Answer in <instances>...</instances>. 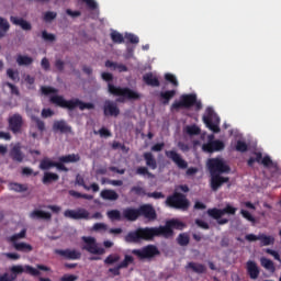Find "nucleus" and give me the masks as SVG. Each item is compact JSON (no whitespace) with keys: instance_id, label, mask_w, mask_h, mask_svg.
Segmentation results:
<instances>
[{"instance_id":"51","label":"nucleus","mask_w":281,"mask_h":281,"mask_svg":"<svg viewBox=\"0 0 281 281\" xmlns=\"http://www.w3.org/2000/svg\"><path fill=\"white\" fill-rule=\"evenodd\" d=\"M115 262H120V255H109L104 259L105 265H115Z\"/></svg>"},{"instance_id":"23","label":"nucleus","mask_w":281,"mask_h":281,"mask_svg":"<svg viewBox=\"0 0 281 281\" xmlns=\"http://www.w3.org/2000/svg\"><path fill=\"white\" fill-rule=\"evenodd\" d=\"M10 21L13 25H19L22 30H24V32H30L32 30V23L27 22L23 18L11 15Z\"/></svg>"},{"instance_id":"39","label":"nucleus","mask_w":281,"mask_h":281,"mask_svg":"<svg viewBox=\"0 0 281 281\" xmlns=\"http://www.w3.org/2000/svg\"><path fill=\"white\" fill-rule=\"evenodd\" d=\"M177 243L180 247H188L190 245V235L188 233H181L177 237Z\"/></svg>"},{"instance_id":"25","label":"nucleus","mask_w":281,"mask_h":281,"mask_svg":"<svg viewBox=\"0 0 281 281\" xmlns=\"http://www.w3.org/2000/svg\"><path fill=\"white\" fill-rule=\"evenodd\" d=\"M76 186H81V188H83V190H92V192H100V186L95 182H93L90 187L87 186L85 183V178H82V176L77 175L76 177V181H75Z\"/></svg>"},{"instance_id":"61","label":"nucleus","mask_w":281,"mask_h":281,"mask_svg":"<svg viewBox=\"0 0 281 281\" xmlns=\"http://www.w3.org/2000/svg\"><path fill=\"white\" fill-rule=\"evenodd\" d=\"M57 14L54 11H48L44 14V21H46L47 23L54 21V19H56Z\"/></svg>"},{"instance_id":"62","label":"nucleus","mask_w":281,"mask_h":281,"mask_svg":"<svg viewBox=\"0 0 281 281\" xmlns=\"http://www.w3.org/2000/svg\"><path fill=\"white\" fill-rule=\"evenodd\" d=\"M81 1L88 5L89 10H98V2H95V0H81Z\"/></svg>"},{"instance_id":"18","label":"nucleus","mask_w":281,"mask_h":281,"mask_svg":"<svg viewBox=\"0 0 281 281\" xmlns=\"http://www.w3.org/2000/svg\"><path fill=\"white\" fill-rule=\"evenodd\" d=\"M139 216H144L149 222L157 221V211L150 204H143L138 207Z\"/></svg>"},{"instance_id":"28","label":"nucleus","mask_w":281,"mask_h":281,"mask_svg":"<svg viewBox=\"0 0 281 281\" xmlns=\"http://www.w3.org/2000/svg\"><path fill=\"white\" fill-rule=\"evenodd\" d=\"M100 196L104 201H117V199H120V194H117V192H115L113 189L102 190Z\"/></svg>"},{"instance_id":"3","label":"nucleus","mask_w":281,"mask_h":281,"mask_svg":"<svg viewBox=\"0 0 281 281\" xmlns=\"http://www.w3.org/2000/svg\"><path fill=\"white\" fill-rule=\"evenodd\" d=\"M49 102L56 106H60V109H68V111H74V109H77V106L80 111H85L86 109L91 111L95 109V104L93 103H87L80 99L65 100L64 95L58 94L52 95L49 98Z\"/></svg>"},{"instance_id":"26","label":"nucleus","mask_w":281,"mask_h":281,"mask_svg":"<svg viewBox=\"0 0 281 281\" xmlns=\"http://www.w3.org/2000/svg\"><path fill=\"white\" fill-rule=\"evenodd\" d=\"M143 82L147 85V87H160L161 82H159V78L155 77L153 72H147L143 76Z\"/></svg>"},{"instance_id":"2","label":"nucleus","mask_w":281,"mask_h":281,"mask_svg":"<svg viewBox=\"0 0 281 281\" xmlns=\"http://www.w3.org/2000/svg\"><path fill=\"white\" fill-rule=\"evenodd\" d=\"M101 78L108 82V92L117 98L116 102L124 103L126 100H139L142 98V94L128 87H120L111 83L113 82V74L111 72H102Z\"/></svg>"},{"instance_id":"5","label":"nucleus","mask_w":281,"mask_h":281,"mask_svg":"<svg viewBox=\"0 0 281 281\" xmlns=\"http://www.w3.org/2000/svg\"><path fill=\"white\" fill-rule=\"evenodd\" d=\"M143 159L145 160L147 167L136 168L135 175H138L139 177H147V179H155V173L149 171L157 170V159L155 158V155H153L150 151H146L143 154Z\"/></svg>"},{"instance_id":"48","label":"nucleus","mask_w":281,"mask_h":281,"mask_svg":"<svg viewBox=\"0 0 281 281\" xmlns=\"http://www.w3.org/2000/svg\"><path fill=\"white\" fill-rule=\"evenodd\" d=\"M235 149L237 153H247V150H249V146L244 140H237Z\"/></svg>"},{"instance_id":"54","label":"nucleus","mask_w":281,"mask_h":281,"mask_svg":"<svg viewBox=\"0 0 281 281\" xmlns=\"http://www.w3.org/2000/svg\"><path fill=\"white\" fill-rule=\"evenodd\" d=\"M94 135H100V137H111V131L106 127H101L99 131H94Z\"/></svg>"},{"instance_id":"14","label":"nucleus","mask_w":281,"mask_h":281,"mask_svg":"<svg viewBox=\"0 0 281 281\" xmlns=\"http://www.w3.org/2000/svg\"><path fill=\"white\" fill-rule=\"evenodd\" d=\"M203 153H221L225 150V143L221 139H214V135H209L207 143L202 145Z\"/></svg>"},{"instance_id":"10","label":"nucleus","mask_w":281,"mask_h":281,"mask_svg":"<svg viewBox=\"0 0 281 281\" xmlns=\"http://www.w3.org/2000/svg\"><path fill=\"white\" fill-rule=\"evenodd\" d=\"M25 236H27V229L23 228L20 233L9 237V243H12L15 251H23L24 254H30V251L34 249L30 244L19 243V240L25 238Z\"/></svg>"},{"instance_id":"55","label":"nucleus","mask_w":281,"mask_h":281,"mask_svg":"<svg viewBox=\"0 0 281 281\" xmlns=\"http://www.w3.org/2000/svg\"><path fill=\"white\" fill-rule=\"evenodd\" d=\"M41 91L44 95H49L52 93H58V89L56 88H52V87H47V86H43L41 88Z\"/></svg>"},{"instance_id":"57","label":"nucleus","mask_w":281,"mask_h":281,"mask_svg":"<svg viewBox=\"0 0 281 281\" xmlns=\"http://www.w3.org/2000/svg\"><path fill=\"white\" fill-rule=\"evenodd\" d=\"M131 192H135L138 196H147L148 193H146V190L143 187H132Z\"/></svg>"},{"instance_id":"38","label":"nucleus","mask_w":281,"mask_h":281,"mask_svg":"<svg viewBox=\"0 0 281 281\" xmlns=\"http://www.w3.org/2000/svg\"><path fill=\"white\" fill-rule=\"evenodd\" d=\"M259 240L261 247H269V245H274L276 238L266 234H259Z\"/></svg>"},{"instance_id":"41","label":"nucleus","mask_w":281,"mask_h":281,"mask_svg":"<svg viewBox=\"0 0 281 281\" xmlns=\"http://www.w3.org/2000/svg\"><path fill=\"white\" fill-rule=\"evenodd\" d=\"M110 38H111L112 43H115L117 45H122V43H124V35H122V33H120L117 31H112L110 33Z\"/></svg>"},{"instance_id":"46","label":"nucleus","mask_w":281,"mask_h":281,"mask_svg":"<svg viewBox=\"0 0 281 281\" xmlns=\"http://www.w3.org/2000/svg\"><path fill=\"white\" fill-rule=\"evenodd\" d=\"M187 134L188 135H201V128L196 125H188L186 127Z\"/></svg>"},{"instance_id":"45","label":"nucleus","mask_w":281,"mask_h":281,"mask_svg":"<svg viewBox=\"0 0 281 281\" xmlns=\"http://www.w3.org/2000/svg\"><path fill=\"white\" fill-rule=\"evenodd\" d=\"M10 190H13V192H27V187L25 184L13 182L10 184Z\"/></svg>"},{"instance_id":"27","label":"nucleus","mask_w":281,"mask_h":281,"mask_svg":"<svg viewBox=\"0 0 281 281\" xmlns=\"http://www.w3.org/2000/svg\"><path fill=\"white\" fill-rule=\"evenodd\" d=\"M139 217V209L127 207L123 211V218L135 222Z\"/></svg>"},{"instance_id":"15","label":"nucleus","mask_w":281,"mask_h":281,"mask_svg":"<svg viewBox=\"0 0 281 281\" xmlns=\"http://www.w3.org/2000/svg\"><path fill=\"white\" fill-rule=\"evenodd\" d=\"M82 241L85 243V246L82 247V249L85 251H88L89 254H92L93 256H104L105 250L102 247H98L95 237L83 236Z\"/></svg>"},{"instance_id":"35","label":"nucleus","mask_w":281,"mask_h":281,"mask_svg":"<svg viewBox=\"0 0 281 281\" xmlns=\"http://www.w3.org/2000/svg\"><path fill=\"white\" fill-rule=\"evenodd\" d=\"M61 164H78L80 161V155L78 154H68L58 158Z\"/></svg>"},{"instance_id":"29","label":"nucleus","mask_w":281,"mask_h":281,"mask_svg":"<svg viewBox=\"0 0 281 281\" xmlns=\"http://www.w3.org/2000/svg\"><path fill=\"white\" fill-rule=\"evenodd\" d=\"M177 95V90H166L159 93L161 104H170V100Z\"/></svg>"},{"instance_id":"24","label":"nucleus","mask_w":281,"mask_h":281,"mask_svg":"<svg viewBox=\"0 0 281 281\" xmlns=\"http://www.w3.org/2000/svg\"><path fill=\"white\" fill-rule=\"evenodd\" d=\"M184 269H187V271L192 270L193 273H198L199 276H201L202 273H205V271H207V268L205 267V265L198 263L194 261L188 262L187 266L184 267Z\"/></svg>"},{"instance_id":"20","label":"nucleus","mask_w":281,"mask_h":281,"mask_svg":"<svg viewBox=\"0 0 281 281\" xmlns=\"http://www.w3.org/2000/svg\"><path fill=\"white\" fill-rule=\"evenodd\" d=\"M57 256H61L65 260H80L82 258V254L76 249H57L55 250Z\"/></svg>"},{"instance_id":"11","label":"nucleus","mask_w":281,"mask_h":281,"mask_svg":"<svg viewBox=\"0 0 281 281\" xmlns=\"http://www.w3.org/2000/svg\"><path fill=\"white\" fill-rule=\"evenodd\" d=\"M207 168L211 175H225L229 173L232 168L228 167L227 164H225V160L223 158H210L207 161Z\"/></svg>"},{"instance_id":"9","label":"nucleus","mask_w":281,"mask_h":281,"mask_svg":"<svg viewBox=\"0 0 281 281\" xmlns=\"http://www.w3.org/2000/svg\"><path fill=\"white\" fill-rule=\"evenodd\" d=\"M166 204L169 207H173L175 210H188L190 207V201L183 193L175 192L172 195H169L166 200Z\"/></svg>"},{"instance_id":"60","label":"nucleus","mask_w":281,"mask_h":281,"mask_svg":"<svg viewBox=\"0 0 281 281\" xmlns=\"http://www.w3.org/2000/svg\"><path fill=\"white\" fill-rule=\"evenodd\" d=\"M22 175H24L25 177H31V175H33V177H37L38 171H35L32 168L29 167H24L22 169Z\"/></svg>"},{"instance_id":"6","label":"nucleus","mask_w":281,"mask_h":281,"mask_svg":"<svg viewBox=\"0 0 281 281\" xmlns=\"http://www.w3.org/2000/svg\"><path fill=\"white\" fill-rule=\"evenodd\" d=\"M206 213L207 216L214 218V221H217V225H227V223H229V220L223 216H225V214H231L234 216V214H236V207L227 204L224 209H209Z\"/></svg>"},{"instance_id":"56","label":"nucleus","mask_w":281,"mask_h":281,"mask_svg":"<svg viewBox=\"0 0 281 281\" xmlns=\"http://www.w3.org/2000/svg\"><path fill=\"white\" fill-rule=\"evenodd\" d=\"M33 122H35L37 130H40L41 133L45 131V122L38 119L37 116L32 117Z\"/></svg>"},{"instance_id":"52","label":"nucleus","mask_w":281,"mask_h":281,"mask_svg":"<svg viewBox=\"0 0 281 281\" xmlns=\"http://www.w3.org/2000/svg\"><path fill=\"white\" fill-rule=\"evenodd\" d=\"M125 38L128 43H132V45H137V43H139V37L133 33L125 34Z\"/></svg>"},{"instance_id":"63","label":"nucleus","mask_w":281,"mask_h":281,"mask_svg":"<svg viewBox=\"0 0 281 281\" xmlns=\"http://www.w3.org/2000/svg\"><path fill=\"white\" fill-rule=\"evenodd\" d=\"M147 196L149 198V199H166V195H164V193H161V192H157V191H155V192H151V193H147Z\"/></svg>"},{"instance_id":"13","label":"nucleus","mask_w":281,"mask_h":281,"mask_svg":"<svg viewBox=\"0 0 281 281\" xmlns=\"http://www.w3.org/2000/svg\"><path fill=\"white\" fill-rule=\"evenodd\" d=\"M133 256H136L138 260H147L150 258H155V256H159V248L155 245H147L140 249H133Z\"/></svg>"},{"instance_id":"49","label":"nucleus","mask_w":281,"mask_h":281,"mask_svg":"<svg viewBox=\"0 0 281 281\" xmlns=\"http://www.w3.org/2000/svg\"><path fill=\"white\" fill-rule=\"evenodd\" d=\"M165 80L167 82H170L173 87H179V81L177 80V77L170 72L165 74Z\"/></svg>"},{"instance_id":"59","label":"nucleus","mask_w":281,"mask_h":281,"mask_svg":"<svg viewBox=\"0 0 281 281\" xmlns=\"http://www.w3.org/2000/svg\"><path fill=\"white\" fill-rule=\"evenodd\" d=\"M266 254H269V256H272L274 260H278V262H281L280 254L271 248H267L265 250Z\"/></svg>"},{"instance_id":"42","label":"nucleus","mask_w":281,"mask_h":281,"mask_svg":"<svg viewBox=\"0 0 281 281\" xmlns=\"http://www.w3.org/2000/svg\"><path fill=\"white\" fill-rule=\"evenodd\" d=\"M135 259L131 255H125L124 260L119 263V269H127L128 265H133Z\"/></svg>"},{"instance_id":"1","label":"nucleus","mask_w":281,"mask_h":281,"mask_svg":"<svg viewBox=\"0 0 281 281\" xmlns=\"http://www.w3.org/2000/svg\"><path fill=\"white\" fill-rule=\"evenodd\" d=\"M173 229H186V223L179 220H169L165 226L158 227H138L135 231L127 233L124 237L125 243H142V240H153L155 237L171 238L175 236Z\"/></svg>"},{"instance_id":"8","label":"nucleus","mask_w":281,"mask_h":281,"mask_svg":"<svg viewBox=\"0 0 281 281\" xmlns=\"http://www.w3.org/2000/svg\"><path fill=\"white\" fill-rule=\"evenodd\" d=\"M202 120L210 131L221 133V127L218 126L221 124V117L214 112V109L206 108L205 115H203Z\"/></svg>"},{"instance_id":"64","label":"nucleus","mask_w":281,"mask_h":281,"mask_svg":"<svg viewBox=\"0 0 281 281\" xmlns=\"http://www.w3.org/2000/svg\"><path fill=\"white\" fill-rule=\"evenodd\" d=\"M78 280V276L76 274H64L59 281H76Z\"/></svg>"},{"instance_id":"40","label":"nucleus","mask_w":281,"mask_h":281,"mask_svg":"<svg viewBox=\"0 0 281 281\" xmlns=\"http://www.w3.org/2000/svg\"><path fill=\"white\" fill-rule=\"evenodd\" d=\"M16 63L18 65H20V67H23V66L32 65V63H34V59L26 55H19L16 58Z\"/></svg>"},{"instance_id":"32","label":"nucleus","mask_w":281,"mask_h":281,"mask_svg":"<svg viewBox=\"0 0 281 281\" xmlns=\"http://www.w3.org/2000/svg\"><path fill=\"white\" fill-rule=\"evenodd\" d=\"M30 216H31V218H41L43 221H52V213L45 212V211H41V210H34L30 214Z\"/></svg>"},{"instance_id":"37","label":"nucleus","mask_w":281,"mask_h":281,"mask_svg":"<svg viewBox=\"0 0 281 281\" xmlns=\"http://www.w3.org/2000/svg\"><path fill=\"white\" fill-rule=\"evenodd\" d=\"M56 161L52 160V158H43L40 161V170H52V168H55Z\"/></svg>"},{"instance_id":"21","label":"nucleus","mask_w":281,"mask_h":281,"mask_svg":"<svg viewBox=\"0 0 281 281\" xmlns=\"http://www.w3.org/2000/svg\"><path fill=\"white\" fill-rule=\"evenodd\" d=\"M223 183H229V177H223L221 173L211 175V190L213 192H218Z\"/></svg>"},{"instance_id":"43","label":"nucleus","mask_w":281,"mask_h":281,"mask_svg":"<svg viewBox=\"0 0 281 281\" xmlns=\"http://www.w3.org/2000/svg\"><path fill=\"white\" fill-rule=\"evenodd\" d=\"M7 76L13 82H19V80H21V77L19 75V70H14L12 68L7 69Z\"/></svg>"},{"instance_id":"53","label":"nucleus","mask_w":281,"mask_h":281,"mask_svg":"<svg viewBox=\"0 0 281 281\" xmlns=\"http://www.w3.org/2000/svg\"><path fill=\"white\" fill-rule=\"evenodd\" d=\"M3 87H9L11 90L12 95H20L21 93L19 92V88L14 86V83H11L10 81H7L3 83Z\"/></svg>"},{"instance_id":"22","label":"nucleus","mask_w":281,"mask_h":281,"mask_svg":"<svg viewBox=\"0 0 281 281\" xmlns=\"http://www.w3.org/2000/svg\"><path fill=\"white\" fill-rule=\"evenodd\" d=\"M246 270L247 274L249 276L250 280H258L260 276V268L258 267V263L254 260H248L246 262Z\"/></svg>"},{"instance_id":"47","label":"nucleus","mask_w":281,"mask_h":281,"mask_svg":"<svg viewBox=\"0 0 281 281\" xmlns=\"http://www.w3.org/2000/svg\"><path fill=\"white\" fill-rule=\"evenodd\" d=\"M108 217L111 221H122V213H120L117 210H111L108 212Z\"/></svg>"},{"instance_id":"19","label":"nucleus","mask_w":281,"mask_h":281,"mask_svg":"<svg viewBox=\"0 0 281 281\" xmlns=\"http://www.w3.org/2000/svg\"><path fill=\"white\" fill-rule=\"evenodd\" d=\"M165 155L168 159H171L180 170H186L188 168V161H186V159H183L176 150H167Z\"/></svg>"},{"instance_id":"31","label":"nucleus","mask_w":281,"mask_h":281,"mask_svg":"<svg viewBox=\"0 0 281 281\" xmlns=\"http://www.w3.org/2000/svg\"><path fill=\"white\" fill-rule=\"evenodd\" d=\"M60 179V176L58 173L46 171L44 172V176L42 178V183L44 186H49V183H54Z\"/></svg>"},{"instance_id":"4","label":"nucleus","mask_w":281,"mask_h":281,"mask_svg":"<svg viewBox=\"0 0 281 281\" xmlns=\"http://www.w3.org/2000/svg\"><path fill=\"white\" fill-rule=\"evenodd\" d=\"M66 218H71L72 221H100L102 220V213L95 212L91 215L89 211L85 207H78L77 210H66L64 212Z\"/></svg>"},{"instance_id":"58","label":"nucleus","mask_w":281,"mask_h":281,"mask_svg":"<svg viewBox=\"0 0 281 281\" xmlns=\"http://www.w3.org/2000/svg\"><path fill=\"white\" fill-rule=\"evenodd\" d=\"M262 166L265 168H273V160H271V157L265 156L261 160Z\"/></svg>"},{"instance_id":"36","label":"nucleus","mask_w":281,"mask_h":281,"mask_svg":"<svg viewBox=\"0 0 281 281\" xmlns=\"http://www.w3.org/2000/svg\"><path fill=\"white\" fill-rule=\"evenodd\" d=\"M11 158L13 159V161H18L19 164H21V161H23V153L21 151V147L19 145H15L12 149H11Z\"/></svg>"},{"instance_id":"44","label":"nucleus","mask_w":281,"mask_h":281,"mask_svg":"<svg viewBox=\"0 0 281 281\" xmlns=\"http://www.w3.org/2000/svg\"><path fill=\"white\" fill-rule=\"evenodd\" d=\"M0 32L5 36L7 32H10V22L5 18L0 16Z\"/></svg>"},{"instance_id":"30","label":"nucleus","mask_w":281,"mask_h":281,"mask_svg":"<svg viewBox=\"0 0 281 281\" xmlns=\"http://www.w3.org/2000/svg\"><path fill=\"white\" fill-rule=\"evenodd\" d=\"M54 131H60L61 133H71V126L67 124V121L60 120L55 121L53 124Z\"/></svg>"},{"instance_id":"50","label":"nucleus","mask_w":281,"mask_h":281,"mask_svg":"<svg viewBox=\"0 0 281 281\" xmlns=\"http://www.w3.org/2000/svg\"><path fill=\"white\" fill-rule=\"evenodd\" d=\"M42 38L46 43H54V41H56V35L47 33V31H42Z\"/></svg>"},{"instance_id":"17","label":"nucleus","mask_w":281,"mask_h":281,"mask_svg":"<svg viewBox=\"0 0 281 281\" xmlns=\"http://www.w3.org/2000/svg\"><path fill=\"white\" fill-rule=\"evenodd\" d=\"M103 115L105 117H117L120 115V108L115 101L105 100L103 103Z\"/></svg>"},{"instance_id":"7","label":"nucleus","mask_w":281,"mask_h":281,"mask_svg":"<svg viewBox=\"0 0 281 281\" xmlns=\"http://www.w3.org/2000/svg\"><path fill=\"white\" fill-rule=\"evenodd\" d=\"M36 268L32 267V266H13L11 267V273H13L14 278H16L18 276H21V273H27L29 276H33L34 278L41 276V271H49V267L45 266V265H37Z\"/></svg>"},{"instance_id":"33","label":"nucleus","mask_w":281,"mask_h":281,"mask_svg":"<svg viewBox=\"0 0 281 281\" xmlns=\"http://www.w3.org/2000/svg\"><path fill=\"white\" fill-rule=\"evenodd\" d=\"M260 265L266 269V271H270V273H276V263L271 259H268L267 257L260 258Z\"/></svg>"},{"instance_id":"12","label":"nucleus","mask_w":281,"mask_h":281,"mask_svg":"<svg viewBox=\"0 0 281 281\" xmlns=\"http://www.w3.org/2000/svg\"><path fill=\"white\" fill-rule=\"evenodd\" d=\"M196 104V94L189 93L180 95L179 101L171 104V111H179V109H192Z\"/></svg>"},{"instance_id":"34","label":"nucleus","mask_w":281,"mask_h":281,"mask_svg":"<svg viewBox=\"0 0 281 281\" xmlns=\"http://www.w3.org/2000/svg\"><path fill=\"white\" fill-rule=\"evenodd\" d=\"M105 67H108L109 69H113V71H115V69H117V71H120V74H123L124 71H128V67H126V65L117 64V63L111 61V60L105 61Z\"/></svg>"},{"instance_id":"16","label":"nucleus","mask_w":281,"mask_h":281,"mask_svg":"<svg viewBox=\"0 0 281 281\" xmlns=\"http://www.w3.org/2000/svg\"><path fill=\"white\" fill-rule=\"evenodd\" d=\"M9 130L13 135H19L23 128V116L19 113L13 114L9 117Z\"/></svg>"}]
</instances>
